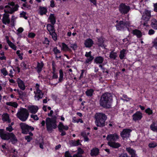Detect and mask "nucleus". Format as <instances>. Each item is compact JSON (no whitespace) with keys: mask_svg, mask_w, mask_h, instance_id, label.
Wrapping results in <instances>:
<instances>
[{"mask_svg":"<svg viewBox=\"0 0 157 157\" xmlns=\"http://www.w3.org/2000/svg\"><path fill=\"white\" fill-rule=\"evenodd\" d=\"M27 13L23 11L21 13H20V15H21V17H24L26 14Z\"/></svg>","mask_w":157,"mask_h":157,"instance_id":"obj_61","label":"nucleus"},{"mask_svg":"<svg viewBox=\"0 0 157 157\" xmlns=\"http://www.w3.org/2000/svg\"><path fill=\"white\" fill-rule=\"evenodd\" d=\"M64 156L65 157H73L72 156L68 151H66L65 153Z\"/></svg>","mask_w":157,"mask_h":157,"instance_id":"obj_49","label":"nucleus"},{"mask_svg":"<svg viewBox=\"0 0 157 157\" xmlns=\"http://www.w3.org/2000/svg\"><path fill=\"white\" fill-rule=\"evenodd\" d=\"M94 44V43L93 40L90 38L87 39L84 42V45L86 48H90Z\"/></svg>","mask_w":157,"mask_h":157,"instance_id":"obj_14","label":"nucleus"},{"mask_svg":"<svg viewBox=\"0 0 157 157\" xmlns=\"http://www.w3.org/2000/svg\"><path fill=\"white\" fill-rule=\"evenodd\" d=\"M118 8L120 13L124 15L127 14L130 10V7L129 6L126 5L123 3L120 4Z\"/></svg>","mask_w":157,"mask_h":157,"instance_id":"obj_8","label":"nucleus"},{"mask_svg":"<svg viewBox=\"0 0 157 157\" xmlns=\"http://www.w3.org/2000/svg\"><path fill=\"white\" fill-rule=\"evenodd\" d=\"M44 65L43 62H41L40 63L38 62L37 67V72L40 73L42 70V67Z\"/></svg>","mask_w":157,"mask_h":157,"instance_id":"obj_28","label":"nucleus"},{"mask_svg":"<svg viewBox=\"0 0 157 157\" xmlns=\"http://www.w3.org/2000/svg\"><path fill=\"white\" fill-rule=\"evenodd\" d=\"M156 146V144L154 143H150L149 144V147L150 148H153Z\"/></svg>","mask_w":157,"mask_h":157,"instance_id":"obj_62","label":"nucleus"},{"mask_svg":"<svg viewBox=\"0 0 157 157\" xmlns=\"http://www.w3.org/2000/svg\"><path fill=\"white\" fill-rule=\"evenodd\" d=\"M90 2L92 3L95 6H97L96 0H90Z\"/></svg>","mask_w":157,"mask_h":157,"instance_id":"obj_59","label":"nucleus"},{"mask_svg":"<svg viewBox=\"0 0 157 157\" xmlns=\"http://www.w3.org/2000/svg\"><path fill=\"white\" fill-rule=\"evenodd\" d=\"M108 144L110 147L113 148H118L121 146L119 143L113 141H109Z\"/></svg>","mask_w":157,"mask_h":157,"instance_id":"obj_21","label":"nucleus"},{"mask_svg":"<svg viewBox=\"0 0 157 157\" xmlns=\"http://www.w3.org/2000/svg\"><path fill=\"white\" fill-rule=\"evenodd\" d=\"M155 31L152 29H151L149 30L148 34L149 35H152L154 34Z\"/></svg>","mask_w":157,"mask_h":157,"instance_id":"obj_55","label":"nucleus"},{"mask_svg":"<svg viewBox=\"0 0 157 157\" xmlns=\"http://www.w3.org/2000/svg\"><path fill=\"white\" fill-rule=\"evenodd\" d=\"M0 136L1 138L4 140H10L13 144L17 143V140L14 134L13 133H9L6 131H4V129H0Z\"/></svg>","mask_w":157,"mask_h":157,"instance_id":"obj_4","label":"nucleus"},{"mask_svg":"<svg viewBox=\"0 0 157 157\" xmlns=\"http://www.w3.org/2000/svg\"><path fill=\"white\" fill-rule=\"evenodd\" d=\"M28 109L30 113L35 114L38 111V108L37 106L31 105L28 107Z\"/></svg>","mask_w":157,"mask_h":157,"instance_id":"obj_17","label":"nucleus"},{"mask_svg":"<svg viewBox=\"0 0 157 157\" xmlns=\"http://www.w3.org/2000/svg\"><path fill=\"white\" fill-rule=\"evenodd\" d=\"M20 125L22 130V133L25 134H27L30 131L34 130V128L29 126L24 123H21Z\"/></svg>","mask_w":157,"mask_h":157,"instance_id":"obj_9","label":"nucleus"},{"mask_svg":"<svg viewBox=\"0 0 157 157\" xmlns=\"http://www.w3.org/2000/svg\"><path fill=\"white\" fill-rule=\"evenodd\" d=\"M9 16L8 14L4 13L2 19H9Z\"/></svg>","mask_w":157,"mask_h":157,"instance_id":"obj_58","label":"nucleus"},{"mask_svg":"<svg viewBox=\"0 0 157 157\" xmlns=\"http://www.w3.org/2000/svg\"><path fill=\"white\" fill-rule=\"evenodd\" d=\"M56 119L57 117L56 116H53L51 118H46L45 122L46 128L48 132H52L53 129H55L57 128Z\"/></svg>","mask_w":157,"mask_h":157,"instance_id":"obj_3","label":"nucleus"},{"mask_svg":"<svg viewBox=\"0 0 157 157\" xmlns=\"http://www.w3.org/2000/svg\"><path fill=\"white\" fill-rule=\"evenodd\" d=\"M50 41L48 39L47 37H45L44 40L43 41V44H45L48 45H49Z\"/></svg>","mask_w":157,"mask_h":157,"instance_id":"obj_43","label":"nucleus"},{"mask_svg":"<svg viewBox=\"0 0 157 157\" xmlns=\"http://www.w3.org/2000/svg\"><path fill=\"white\" fill-rule=\"evenodd\" d=\"M95 124L97 127L102 128L105 126V121L107 118V116L102 113H96L94 116Z\"/></svg>","mask_w":157,"mask_h":157,"instance_id":"obj_2","label":"nucleus"},{"mask_svg":"<svg viewBox=\"0 0 157 157\" xmlns=\"http://www.w3.org/2000/svg\"><path fill=\"white\" fill-rule=\"evenodd\" d=\"M59 82H61L63 80V73L62 70H60L59 71Z\"/></svg>","mask_w":157,"mask_h":157,"instance_id":"obj_39","label":"nucleus"},{"mask_svg":"<svg viewBox=\"0 0 157 157\" xmlns=\"http://www.w3.org/2000/svg\"><path fill=\"white\" fill-rule=\"evenodd\" d=\"M7 43L9 46L12 49L14 50H17V46L11 41L8 40H7Z\"/></svg>","mask_w":157,"mask_h":157,"instance_id":"obj_31","label":"nucleus"},{"mask_svg":"<svg viewBox=\"0 0 157 157\" xmlns=\"http://www.w3.org/2000/svg\"><path fill=\"white\" fill-rule=\"evenodd\" d=\"M49 34L52 36L53 40L54 41H56L57 40V34L56 33L55 31L52 33L50 32V33H49Z\"/></svg>","mask_w":157,"mask_h":157,"instance_id":"obj_33","label":"nucleus"},{"mask_svg":"<svg viewBox=\"0 0 157 157\" xmlns=\"http://www.w3.org/2000/svg\"><path fill=\"white\" fill-rule=\"evenodd\" d=\"M17 82L19 87L22 90H24L25 89V86L23 82L19 78H18Z\"/></svg>","mask_w":157,"mask_h":157,"instance_id":"obj_20","label":"nucleus"},{"mask_svg":"<svg viewBox=\"0 0 157 157\" xmlns=\"http://www.w3.org/2000/svg\"><path fill=\"white\" fill-rule=\"evenodd\" d=\"M154 11L156 12H157V4H154Z\"/></svg>","mask_w":157,"mask_h":157,"instance_id":"obj_64","label":"nucleus"},{"mask_svg":"<svg viewBox=\"0 0 157 157\" xmlns=\"http://www.w3.org/2000/svg\"><path fill=\"white\" fill-rule=\"evenodd\" d=\"M79 140H78L77 141L72 140L71 141V146H77L79 144H81L79 142Z\"/></svg>","mask_w":157,"mask_h":157,"instance_id":"obj_36","label":"nucleus"},{"mask_svg":"<svg viewBox=\"0 0 157 157\" xmlns=\"http://www.w3.org/2000/svg\"><path fill=\"white\" fill-rule=\"evenodd\" d=\"M10 22V20L9 19H2V22L3 24L6 25L7 23L9 24Z\"/></svg>","mask_w":157,"mask_h":157,"instance_id":"obj_42","label":"nucleus"},{"mask_svg":"<svg viewBox=\"0 0 157 157\" xmlns=\"http://www.w3.org/2000/svg\"><path fill=\"white\" fill-rule=\"evenodd\" d=\"M127 52L128 51L124 49H123L122 50H121L119 55L120 59H125L124 58L126 56Z\"/></svg>","mask_w":157,"mask_h":157,"instance_id":"obj_24","label":"nucleus"},{"mask_svg":"<svg viewBox=\"0 0 157 157\" xmlns=\"http://www.w3.org/2000/svg\"><path fill=\"white\" fill-rule=\"evenodd\" d=\"M151 26L155 29H157V20L153 18L151 20Z\"/></svg>","mask_w":157,"mask_h":157,"instance_id":"obj_27","label":"nucleus"},{"mask_svg":"<svg viewBox=\"0 0 157 157\" xmlns=\"http://www.w3.org/2000/svg\"><path fill=\"white\" fill-rule=\"evenodd\" d=\"M13 130V128L12 126L9 125V126L6 128V130L9 131V132H11Z\"/></svg>","mask_w":157,"mask_h":157,"instance_id":"obj_51","label":"nucleus"},{"mask_svg":"<svg viewBox=\"0 0 157 157\" xmlns=\"http://www.w3.org/2000/svg\"><path fill=\"white\" fill-rule=\"evenodd\" d=\"M35 34L32 32H30L29 33L28 35V37L29 38H33L35 37Z\"/></svg>","mask_w":157,"mask_h":157,"instance_id":"obj_45","label":"nucleus"},{"mask_svg":"<svg viewBox=\"0 0 157 157\" xmlns=\"http://www.w3.org/2000/svg\"><path fill=\"white\" fill-rule=\"evenodd\" d=\"M119 157H129L127 154H121Z\"/></svg>","mask_w":157,"mask_h":157,"instance_id":"obj_63","label":"nucleus"},{"mask_svg":"<svg viewBox=\"0 0 157 157\" xmlns=\"http://www.w3.org/2000/svg\"><path fill=\"white\" fill-rule=\"evenodd\" d=\"M150 128L153 131L157 132V122H154L150 125Z\"/></svg>","mask_w":157,"mask_h":157,"instance_id":"obj_29","label":"nucleus"},{"mask_svg":"<svg viewBox=\"0 0 157 157\" xmlns=\"http://www.w3.org/2000/svg\"><path fill=\"white\" fill-rule=\"evenodd\" d=\"M9 115L7 113H6L4 114L3 116L2 120L3 121H8V122L10 123V121L9 120Z\"/></svg>","mask_w":157,"mask_h":157,"instance_id":"obj_37","label":"nucleus"},{"mask_svg":"<svg viewBox=\"0 0 157 157\" xmlns=\"http://www.w3.org/2000/svg\"><path fill=\"white\" fill-rule=\"evenodd\" d=\"M117 23L115 26L117 30L119 31H124L128 29L129 26L128 23L127 21H116Z\"/></svg>","mask_w":157,"mask_h":157,"instance_id":"obj_7","label":"nucleus"},{"mask_svg":"<svg viewBox=\"0 0 157 157\" xmlns=\"http://www.w3.org/2000/svg\"><path fill=\"white\" fill-rule=\"evenodd\" d=\"M103 59H94V62L96 63H101L103 62Z\"/></svg>","mask_w":157,"mask_h":157,"instance_id":"obj_53","label":"nucleus"},{"mask_svg":"<svg viewBox=\"0 0 157 157\" xmlns=\"http://www.w3.org/2000/svg\"><path fill=\"white\" fill-rule=\"evenodd\" d=\"M109 57L111 59H116L117 57V52H114L113 50L110 53Z\"/></svg>","mask_w":157,"mask_h":157,"instance_id":"obj_35","label":"nucleus"},{"mask_svg":"<svg viewBox=\"0 0 157 157\" xmlns=\"http://www.w3.org/2000/svg\"><path fill=\"white\" fill-rule=\"evenodd\" d=\"M145 112L149 115L151 114L152 113V111L150 108H147L145 110Z\"/></svg>","mask_w":157,"mask_h":157,"instance_id":"obj_50","label":"nucleus"},{"mask_svg":"<svg viewBox=\"0 0 157 157\" xmlns=\"http://www.w3.org/2000/svg\"><path fill=\"white\" fill-rule=\"evenodd\" d=\"M50 6L53 8L55 6V2L53 0H52L50 1Z\"/></svg>","mask_w":157,"mask_h":157,"instance_id":"obj_56","label":"nucleus"},{"mask_svg":"<svg viewBox=\"0 0 157 157\" xmlns=\"http://www.w3.org/2000/svg\"><path fill=\"white\" fill-rule=\"evenodd\" d=\"M78 152L76 154H80L81 155L84 152V151L82 150V149L80 147L78 148Z\"/></svg>","mask_w":157,"mask_h":157,"instance_id":"obj_46","label":"nucleus"},{"mask_svg":"<svg viewBox=\"0 0 157 157\" xmlns=\"http://www.w3.org/2000/svg\"><path fill=\"white\" fill-rule=\"evenodd\" d=\"M25 139L27 140V142H30L32 140V138L30 136H26L25 137Z\"/></svg>","mask_w":157,"mask_h":157,"instance_id":"obj_48","label":"nucleus"},{"mask_svg":"<svg viewBox=\"0 0 157 157\" xmlns=\"http://www.w3.org/2000/svg\"><path fill=\"white\" fill-rule=\"evenodd\" d=\"M21 51L20 50H18L16 52V54H17V55L19 57V58H20V59H22V56L21 55L20 53Z\"/></svg>","mask_w":157,"mask_h":157,"instance_id":"obj_54","label":"nucleus"},{"mask_svg":"<svg viewBox=\"0 0 157 157\" xmlns=\"http://www.w3.org/2000/svg\"><path fill=\"white\" fill-rule=\"evenodd\" d=\"M113 100V95L109 93H105L101 96L100 100L101 106L104 108H109L111 107Z\"/></svg>","mask_w":157,"mask_h":157,"instance_id":"obj_1","label":"nucleus"},{"mask_svg":"<svg viewBox=\"0 0 157 157\" xmlns=\"http://www.w3.org/2000/svg\"><path fill=\"white\" fill-rule=\"evenodd\" d=\"M52 51L54 52L57 58H61V56L60 54L61 53V51L57 49V48L56 47H55L53 48Z\"/></svg>","mask_w":157,"mask_h":157,"instance_id":"obj_19","label":"nucleus"},{"mask_svg":"<svg viewBox=\"0 0 157 157\" xmlns=\"http://www.w3.org/2000/svg\"><path fill=\"white\" fill-rule=\"evenodd\" d=\"M58 128L59 131L61 133V135L62 136L65 135L66 134V132L63 130V129L67 130L68 129V127L67 126H64L61 122H59V124L58 126Z\"/></svg>","mask_w":157,"mask_h":157,"instance_id":"obj_10","label":"nucleus"},{"mask_svg":"<svg viewBox=\"0 0 157 157\" xmlns=\"http://www.w3.org/2000/svg\"><path fill=\"white\" fill-rule=\"evenodd\" d=\"M70 47L73 50H75L77 49L78 46L77 44L76 43H75L71 44Z\"/></svg>","mask_w":157,"mask_h":157,"instance_id":"obj_44","label":"nucleus"},{"mask_svg":"<svg viewBox=\"0 0 157 157\" xmlns=\"http://www.w3.org/2000/svg\"><path fill=\"white\" fill-rule=\"evenodd\" d=\"M31 117L33 118L34 120H39V118L36 115L32 114L31 115Z\"/></svg>","mask_w":157,"mask_h":157,"instance_id":"obj_47","label":"nucleus"},{"mask_svg":"<svg viewBox=\"0 0 157 157\" xmlns=\"http://www.w3.org/2000/svg\"><path fill=\"white\" fill-rule=\"evenodd\" d=\"M62 49L64 51H70L71 49L69 48L67 45L64 43L62 44Z\"/></svg>","mask_w":157,"mask_h":157,"instance_id":"obj_34","label":"nucleus"},{"mask_svg":"<svg viewBox=\"0 0 157 157\" xmlns=\"http://www.w3.org/2000/svg\"><path fill=\"white\" fill-rule=\"evenodd\" d=\"M99 151L98 148L93 149L91 151L90 155L91 156H96L98 154Z\"/></svg>","mask_w":157,"mask_h":157,"instance_id":"obj_30","label":"nucleus"},{"mask_svg":"<svg viewBox=\"0 0 157 157\" xmlns=\"http://www.w3.org/2000/svg\"><path fill=\"white\" fill-rule=\"evenodd\" d=\"M47 29L49 33L55 31L54 25H52V24H48L47 25Z\"/></svg>","mask_w":157,"mask_h":157,"instance_id":"obj_25","label":"nucleus"},{"mask_svg":"<svg viewBox=\"0 0 157 157\" xmlns=\"http://www.w3.org/2000/svg\"><path fill=\"white\" fill-rule=\"evenodd\" d=\"M17 91L18 92V94H19V97H20L21 98L25 97L26 95L25 93L21 91H19L18 89L17 90Z\"/></svg>","mask_w":157,"mask_h":157,"instance_id":"obj_40","label":"nucleus"},{"mask_svg":"<svg viewBox=\"0 0 157 157\" xmlns=\"http://www.w3.org/2000/svg\"><path fill=\"white\" fill-rule=\"evenodd\" d=\"M132 33L134 35L136 36L138 38H141L142 36V33L141 31L137 29L133 30Z\"/></svg>","mask_w":157,"mask_h":157,"instance_id":"obj_23","label":"nucleus"},{"mask_svg":"<svg viewBox=\"0 0 157 157\" xmlns=\"http://www.w3.org/2000/svg\"><path fill=\"white\" fill-rule=\"evenodd\" d=\"M48 12L47 8L46 7L40 6L39 9V13L41 16L46 15Z\"/></svg>","mask_w":157,"mask_h":157,"instance_id":"obj_15","label":"nucleus"},{"mask_svg":"<svg viewBox=\"0 0 157 157\" xmlns=\"http://www.w3.org/2000/svg\"><path fill=\"white\" fill-rule=\"evenodd\" d=\"M29 115L28 110L24 108H21L17 114V117L22 121H25L28 119Z\"/></svg>","mask_w":157,"mask_h":157,"instance_id":"obj_5","label":"nucleus"},{"mask_svg":"<svg viewBox=\"0 0 157 157\" xmlns=\"http://www.w3.org/2000/svg\"><path fill=\"white\" fill-rule=\"evenodd\" d=\"M126 150L131 155V156L135 154V151L130 147L126 148Z\"/></svg>","mask_w":157,"mask_h":157,"instance_id":"obj_38","label":"nucleus"},{"mask_svg":"<svg viewBox=\"0 0 157 157\" xmlns=\"http://www.w3.org/2000/svg\"><path fill=\"white\" fill-rule=\"evenodd\" d=\"M19 6L18 4H16L15 5V6L14 7H11L9 12H8L9 13L12 14L15 11H17L18 10V8Z\"/></svg>","mask_w":157,"mask_h":157,"instance_id":"obj_26","label":"nucleus"},{"mask_svg":"<svg viewBox=\"0 0 157 157\" xmlns=\"http://www.w3.org/2000/svg\"><path fill=\"white\" fill-rule=\"evenodd\" d=\"M97 45L99 47L102 48H105V46L104 44L105 39L102 36L97 37Z\"/></svg>","mask_w":157,"mask_h":157,"instance_id":"obj_13","label":"nucleus"},{"mask_svg":"<svg viewBox=\"0 0 157 157\" xmlns=\"http://www.w3.org/2000/svg\"><path fill=\"white\" fill-rule=\"evenodd\" d=\"M24 31V29L22 27L19 28L17 30V31L18 32V33L17 34V35H18V33H22Z\"/></svg>","mask_w":157,"mask_h":157,"instance_id":"obj_52","label":"nucleus"},{"mask_svg":"<svg viewBox=\"0 0 157 157\" xmlns=\"http://www.w3.org/2000/svg\"><path fill=\"white\" fill-rule=\"evenodd\" d=\"M21 66L22 67H23L25 69H26L27 67H26V64L25 62H23L21 63Z\"/></svg>","mask_w":157,"mask_h":157,"instance_id":"obj_60","label":"nucleus"},{"mask_svg":"<svg viewBox=\"0 0 157 157\" xmlns=\"http://www.w3.org/2000/svg\"><path fill=\"white\" fill-rule=\"evenodd\" d=\"M132 130L129 129H124L121 133V135L123 139L129 137Z\"/></svg>","mask_w":157,"mask_h":157,"instance_id":"obj_11","label":"nucleus"},{"mask_svg":"<svg viewBox=\"0 0 157 157\" xmlns=\"http://www.w3.org/2000/svg\"><path fill=\"white\" fill-rule=\"evenodd\" d=\"M1 73L3 74L4 76H6L8 75V72L6 71L5 68H3L1 70Z\"/></svg>","mask_w":157,"mask_h":157,"instance_id":"obj_41","label":"nucleus"},{"mask_svg":"<svg viewBox=\"0 0 157 157\" xmlns=\"http://www.w3.org/2000/svg\"><path fill=\"white\" fill-rule=\"evenodd\" d=\"M142 114L140 112L138 111L132 115L133 120L136 121L137 120H140L142 118Z\"/></svg>","mask_w":157,"mask_h":157,"instance_id":"obj_16","label":"nucleus"},{"mask_svg":"<svg viewBox=\"0 0 157 157\" xmlns=\"http://www.w3.org/2000/svg\"><path fill=\"white\" fill-rule=\"evenodd\" d=\"M94 92V90L92 89H90L87 90L86 91L85 93L87 96L90 97L92 96Z\"/></svg>","mask_w":157,"mask_h":157,"instance_id":"obj_32","label":"nucleus"},{"mask_svg":"<svg viewBox=\"0 0 157 157\" xmlns=\"http://www.w3.org/2000/svg\"><path fill=\"white\" fill-rule=\"evenodd\" d=\"M119 138V136L115 133L108 135L107 136V140L109 141L115 142Z\"/></svg>","mask_w":157,"mask_h":157,"instance_id":"obj_12","label":"nucleus"},{"mask_svg":"<svg viewBox=\"0 0 157 157\" xmlns=\"http://www.w3.org/2000/svg\"><path fill=\"white\" fill-rule=\"evenodd\" d=\"M36 91L35 98V99L36 98H38L37 100H39L40 99L42 98H43L44 93H42L41 90L38 89Z\"/></svg>","mask_w":157,"mask_h":157,"instance_id":"obj_22","label":"nucleus"},{"mask_svg":"<svg viewBox=\"0 0 157 157\" xmlns=\"http://www.w3.org/2000/svg\"><path fill=\"white\" fill-rule=\"evenodd\" d=\"M151 12L150 11L148 10H145L142 16V22H143V25L144 26L148 27L149 25L148 24V22L151 17Z\"/></svg>","mask_w":157,"mask_h":157,"instance_id":"obj_6","label":"nucleus"},{"mask_svg":"<svg viewBox=\"0 0 157 157\" xmlns=\"http://www.w3.org/2000/svg\"><path fill=\"white\" fill-rule=\"evenodd\" d=\"M42 140H43V139H39V141H40V143H39V144H40V148H42V149H43V145L42 144Z\"/></svg>","mask_w":157,"mask_h":157,"instance_id":"obj_57","label":"nucleus"},{"mask_svg":"<svg viewBox=\"0 0 157 157\" xmlns=\"http://www.w3.org/2000/svg\"><path fill=\"white\" fill-rule=\"evenodd\" d=\"M48 20L49 21V22L51 23L50 24L54 25L56 22V18L54 14L51 13L49 16Z\"/></svg>","mask_w":157,"mask_h":157,"instance_id":"obj_18","label":"nucleus"}]
</instances>
